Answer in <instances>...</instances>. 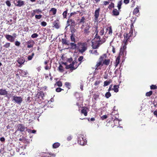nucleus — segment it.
<instances>
[{
    "mask_svg": "<svg viewBox=\"0 0 157 157\" xmlns=\"http://www.w3.org/2000/svg\"><path fill=\"white\" fill-rule=\"evenodd\" d=\"M88 48L87 43L84 42H79L77 43V51L81 54H83L86 51Z\"/></svg>",
    "mask_w": 157,
    "mask_h": 157,
    "instance_id": "1",
    "label": "nucleus"
},
{
    "mask_svg": "<svg viewBox=\"0 0 157 157\" xmlns=\"http://www.w3.org/2000/svg\"><path fill=\"white\" fill-rule=\"evenodd\" d=\"M106 125L109 127H113L115 126H117L119 123V121L117 119L113 120L111 119L110 120H108Z\"/></svg>",
    "mask_w": 157,
    "mask_h": 157,
    "instance_id": "2",
    "label": "nucleus"
},
{
    "mask_svg": "<svg viewBox=\"0 0 157 157\" xmlns=\"http://www.w3.org/2000/svg\"><path fill=\"white\" fill-rule=\"evenodd\" d=\"M106 40L105 38H103L101 40V41L94 40V42H92V48L94 49H96L98 48L100 45L103 43Z\"/></svg>",
    "mask_w": 157,
    "mask_h": 157,
    "instance_id": "3",
    "label": "nucleus"
},
{
    "mask_svg": "<svg viewBox=\"0 0 157 157\" xmlns=\"http://www.w3.org/2000/svg\"><path fill=\"white\" fill-rule=\"evenodd\" d=\"M84 27V28L83 30V33L85 36L88 35L90 32V28L91 27L90 24H87L85 26L83 25L81 27V29H82Z\"/></svg>",
    "mask_w": 157,
    "mask_h": 157,
    "instance_id": "4",
    "label": "nucleus"
},
{
    "mask_svg": "<svg viewBox=\"0 0 157 157\" xmlns=\"http://www.w3.org/2000/svg\"><path fill=\"white\" fill-rule=\"evenodd\" d=\"M86 140L83 135H79L78 138V143L79 144L83 145L86 143Z\"/></svg>",
    "mask_w": 157,
    "mask_h": 157,
    "instance_id": "5",
    "label": "nucleus"
},
{
    "mask_svg": "<svg viewBox=\"0 0 157 157\" xmlns=\"http://www.w3.org/2000/svg\"><path fill=\"white\" fill-rule=\"evenodd\" d=\"M104 58L103 57H101L100 56L99 59V61L97 62L95 66V70H98L99 69H101L100 67V66H103L102 61Z\"/></svg>",
    "mask_w": 157,
    "mask_h": 157,
    "instance_id": "6",
    "label": "nucleus"
},
{
    "mask_svg": "<svg viewBox=\"0 0 157 157\" xmlns=\"http://www.w3.org/2000/svg\"><path fill=\"white\" fill-rule=\"evenodd\" d=\"M17 131H20L21 132H25L27 130V127H25V125L21 124H19L17 125Z\"/></svg>",
    "mask_w": 157,
    "mask_h": 157,
    "instance_id": "7",
    "label": "nucleus"
},
{
    "mask_svg": "<svg viewBox=\"0 0 157 157\" xmlns=\"http://www.w3.org/2000/svg\"><path fill=\"white\" fill-rule=\"evenodd\" d=\"M106 32L105 34V37L107 38L108 37V36H109L112 35L113 33V31L111 26H110L106 28Z\"/></svg>",
    "mask_w": 157,
    "mask_h": 157,
    "instance_id": "8",
    "label": "nucleus"
},
{
    "mask_svg": "<svg viewBox=\"0 0 157 157\" xmlns=\"http://www.w3.org/2000/svg\"><path fill=\"white\" fill-rule=\"evenodd\" d=\"M101 57H103V60L102 61V64L103 65H105L108 66L109 65L110 60L109 59H106L107 56L106 54H104L101 56Z\"/></svg>",
    "mask_w": 157,
    "mask_h": 157,
    "instance_id": "9",
    "label": "nucleus"
},
{
    "mask_svg": "<svg viewBox=\"0 0 157 157\" xmlns=\"http://www.w3.org/2000/svg\"><path fill=\"white\" fill-rule=\"evenodd\" d=\"M100 10V8H99L95 11L94 16V19L95 22L98 21Z\"/></svg>",
    "mask_w": 157,
    "mask_h": 157,
    "instance_id": "10",
    "label": "nucleus"
},
{
    "mask_svg": "<svg viewBox=\"0 0 157 157\" xmlns=\"http://www.w3.org/2000/svg\"><path fill=\"white\" fill-rule=\"evenodd\" d=\"M13 101H14L15 102L18 104H20L22 101V98L21 97L14 96Z\"/></svg>",
    "mask_w": 157,
    "mask_h": 157,
    "instance_id": "11",
    "label": "nucleus"
},
{
    "mask_svg": "<svg viewBox=\"0 0 157 157\" xmlns=\"http://www.w3.org/2000/svg\"><path fill=\"white\" fill-rule=\"evenodd\" d=\"M15 2L14 3V5L18 7H21L25 4V2L21 0H15Z\"/></svg>",
    "mask_w": 157,
    "mask_h": 157,
    "instance_id": "12",
    "label": "nucleus"
},
{
    "mask_svg": "<svg viewBox=\"0 0 157 157\" xmlns=\"http://www.w3.org/2000/svg\"><path fill=\"white\" fill-rule=\"evenodd\" d=\"M124 44L122 46L120 49V54H123L124 55V53L125 54L126 53V49L127 48L126 45L127 44H125V43H123Z\"/></svg>",
    "mask_w": 157,
    "mask_h": 157,
    "instance_id": "13",
    "label": "nucleus"
},
{
    "mask_svg": "<svg viewBox=\"0 0 157 157\" xmlns=\"http://www.w3.org/2000/svg\"><path fill=\"white\" fill-rule=\"evenodd\" d=\"M127 33H124V40L123 41V43L127 44L128 41L130 42L132 40V38H128Z\"/></svg>",
    "mask_w": 157,
    "mask_h": 157,
    "instance_id": "14",
    "label": "nucleus"
},
{
    "mask_svg": "<svg viewBox=\"0 0 157 157\" xmlns=\"http://www.w3.org/2000/svg\"><path fill=\"white\" fill-rule=\"evenodd\" d=\"M4 36L7 40L11 42H13L15 40L13 38V36L9 34H6Z\"/></svg>",
    "mask_w": 157,
    "mask_h": 157,
    "instance_id": "15",
    "label": "nucleus"
},
{
    "mask_svg": "<svg viewBox=\"0 0 157 157\" xmlns=\"http://www.w3.org/2000/svg\"><path fill=\"white\" fill-rule=\"evenodd\" d=\"M27 48H32L35 44L34 41L33 40H29L27 42Z\"/></svg>",
    "mask_w": 157,
    "mask_h": 157,
    "instance_id": "16",
    "label": "nucleus"
},
{
    "mask_svg": "<svg viewBox=\"0 0 157 157\" xmlns=\"http://www.w3.org/2000/svg\"><path fill=\"white\" fill-rule=\"evenodd\" d=\"M44 93L43 91H40L38 92L36 96V97L38 98H41L43 100L44 99Z\"/></svg>",
    "mask_w": 157,
    "mask_h": 157,
    "instance_id": "17",
    "label": "nucleus"
},
{
    "mask_svg": "<svg viewBox=\"0 0 157 157\" xmlns=\"http://www.w3.org/2000/svg\"><path fill=\"white\" fill-rule=\"evenodd\" d=\"M78 65H78V66L76 65V67L72 66L71 63L69 65H68V66H66L65 68L67 69H70V71H72L76 69L78 67Z\"/></svg>",
    "mask_w": 157,
    "mask_h": 157,
    "instance_id": "18",
    "label": "nucleus"
},
{
    "mask_svg": "<svg viewBox=\"0 0 157 157\" xmlns=\"http://www.w3.org/2000/svg\"><path fill=\"white\" fill-rule=\"evenodd\" d=\"M67 22L68 24V26L70 25L72 26H75V22L74 21L71 19H70V18H69H69L67 21Z\"/></svg>",
    "mask_w": 157,
    "mask_h": 157,
    "instance_id": "19",
    "label": "nucleus"
},
{
    "mask_svg": "<svg viewBox=\"0 0 157 157\" xmlns=\"http://www.w3.org/2000/svg\"><path fill=\"white\" fill-rule=\"evenodd\" d=\"M17 61L20 64L19 67H20L21 65L24 64L25 61V59L23 57H20L18 58Z\"/></svg>",
    "mask_w": 157,
    "mask_h": 157,
    "instance_id": "20",
    "label": "nucleus"
},
{
    "mask_svg": "<svg viewBox=\"0 0 157 157\" xmlns=\"http://www.w3.org/2000/svg\"><path fill=\"white\" fill-rule=\"evenodd\" d=\"M71 48L72 49H76L77 50V44H76L74 42L73 43H69Z\"/></svg>",
    "mask_w": 157,
    "mask_h": 157,
    "instance_id": "21",
    "label": "nucleus"
},
{
    "mask_svg": "<svg viewBox=\"0 0 157 157\" xmlns=\"http://www.w3.org/2000/svg\"><path fill=\"white\" fill-rule=\"evenodd\" d=\"M53 27H55L56 29H58L59 28L60 26L59 25V23L58 22V21H55L53 23Z\"/></svg>",
    "mask_w": 157,
    "mask_h": 157,
    "instance_id": "22",
    "label": "nucleus"
},
{
    "mask_svg": "<svg viewBox=\"0 0 157 157\" xmlns=\"http://www.w3.org/2000/svg\"><path fill=\"white\" fill-rule=\"evenodd\" d=\"M8 92L5 89H0V95H6L7 94Z\"/></svg>",
    "mask_w": 157,
    "mask_h": 157,
    "instance_id": "23",
    "label": "nucleus"
},
{
    "mask_svg": "<svg viewBox=\"0 0 157 157\" xmlns=\"http://www.w3.org/2000/svg\"><path fill=\"white\" fill-rule=\"evenodd\" d=\"M120 56H118L115 62L114 63V66L115 67H116L118 66V64H119L120 63Z\"/></svg>",
    "mask_w": 157,
    "mask_h": 157,
    "instance_id": "24",
    "label": "nucleus"
},
{
    "mask_svg": "<svg viewBox=\"0 0 157 157\" xmlns=\"http://www.w3.org/2000/svg\"><path fill=\"white\" fill-rule=\"evenodd\" d=\"M85 18L83 17H82L80 19H78V21H79L78 22V25H80L82 24H83L85 22Z\"/></svg>",
    "mask_w": 157,
    "mask_h": 157,
    "instance_id": "25",
    "label": "nucleus"
},
{
    "mask_svg": "<svg viewBox=\"0 0 157 157\" xmlns=\"http://www.w3.org/2000/svg\"><path fill=\"white\" fill-rule=\"evenodd\" d=\"M57 9L55 8H52L50 10V13H52V15H55L56 14Z\"/></svg>",
    "mask_w": 157,
    "mask_h": 157,
    "instance_id": "26",
    "label": "nucleus"
},
{
    "mask_svg": "<svg viewBox=\"0 0 157 157\" xmlns=\"http://www.w3.org/2000/svg\"><path fill=\"white\" fill-rule=\"evenodd\" d=\"M81 113L83 114L85 116H87V112L86 109L85 108L83 107L82 109L81 110Z\"/></svg>",
    "mask_w": 157,
    "mask_h": 157,
    "instance_id": "27",
    "label": "nucleus"
},
{
    "mask_svg": "<svg viewBox=\"0 0 157 157\" xmlns=\"http://www.w3.org/2000/svg\"><path fill=\"white\" fill-rule=\"evenodd\" d=\"M112 81L111 79H109V80H106L104 81V86H105L108 85L109 84L111 83Z\"/></svg>",
    "mask_w": 157,
    "mask_h": 157,
    "instance_id": "28",
    "label": "nucleus"
},
{
    "mask_svg": "<svg viewBox=\"0 0 157 157\" xmlns=\"http://www.w3.org/2000/svg\"><path fill=\"white\" fill-rule=\"evenodd\" d=\"M119 86L118 85H114L113 86V88H112V90H113L114 92L117 93L119 91Z\"/></svg>",
    "mask_w": 157,
    "mask_h": 157,
    "instance_id": "29",
    "label": "nucleus"
},
{
    "mask_svg": "<svg viewBox=\"0 0 157 157\" xmlns=\"http://www.w3.org/2000/svg\"><path fill=\"white\" fill-rule=\"evenodd\" d=\"M20 73L21 74V75L23 77H26L28 74L27 71H25L22 70H20Z\"/></svg>",
    "mask_w": 157,
    "mask_h": 157,
    "instance_id": "30",
    "label": "nucleus"
},
{
    "mask_svg": "<svg viewBox=\"0 0 157 157\" xmlns=\"http://www.w3.org/2000/svg\"><path fill=\"white\" fill-rule=\"evenodd\" d=\"M71 40L72 42H73L74 43H75V35L74 33H72L70 36Z\"/></svg>",
    "mask_w": 157,
    "mask_h": 157,
    "instance_id": "31",
    "label": "nucleus"
},
{
    "mask_svg": "<svg viewBox=\"0 0 157 157\" xmlns=\"http://www.w3.org/2000/svg\"><path fill=\"white\" fill-rule=\"evenodd\" d=\"M113 13L114 16H117L119 15V13L117 9H114L113 11Z\"/></svg>",
    "mask_w": 157,
    "mask_h": 157,
    "instance_id": "32",
    "label": "nucleus"
},
{
    "mask_svg": "<svg viewBox=\"0 0 157 157\" xmlns=\"http://www.w3.org/2000/svg\"><path fill=\"white\" fill-rule=\"evenodd\" d=\"M60 145V144L58 142H56L54 143L52 145V147L53 148H56L59 147Z\"/></svg>",
    "mask_w": 157,
    "mask_h": 157,
    "instance_id": "33",
    "label": "nucleus"
},
{
    "mask_svg": "<svg viewBox=\"0 0 157 157\" xmlns=\"http://www.w3.org/2000/svg\"><path fill=\"white\" fill-rule=\"evenodd\" d=\"M58 70L60 72H63L64 71V69L63 66L61 65L60 64L59 67L58 68Z\"/></svg>",
    "mask_w": 157,
    "mask_h": 157,
    "instance_id": "34",
    "label": "nucleus"
},
{
    "mask_svg": "<svg viewBox=\"0 0 157 157\" xmlns=\"http://www.w3.org/2000/svg\"><path fill=\"white\" fill-rule=\"evenodd\" d=\"M94 40L101 41V37L99 35H98V34H96L94 38Z\"/></svg>",
    "mask_w": 157,
    "mask_h": 157,
    "instance_id": "35",
    "label": "nucleus"
},
{
    "mask_svg": "<svg viewBox=\"0 0 157 157\" xmlns=\"http://www.w3.org/2000/svg\"><path fill=\"white\" fill-rule=\"evenodd\" d=\"M139 11V8L137 7L135 8L133 12V14L136 15Z\"/></svg>",
    "mask_w": 157,
    "mask_h": 157,
    "instance_id": "36",
    "label": "nucleus"
},
{
    "mask_svg": "<svg viewBox=\"0 0 157 157\" xmlns=\"http://www.w3.org/2000/svg\"><path fill=\"white\" fill-rule=\"evenodd\" d=\"M62 43L63 44H65V45H69V42L67 41L66 39H62Z\"/></svg>",
    "mask_w": 157,
    "mask_h": 157,
    "instance_id": "37",
    "label": "nucleus"
},
{
    "mask_svg": "<svg viewBox=\"0 0 157 157\" xmlns=\"http://www.w3.org/2000/svg\"><path fill=\"white\" fill-rule=\"evenodd\" d=\"M34 53H32L31 55L29 56L28 57L27 59L28 60H30L32 59L33 57L34 56Z\"/></svg>",
    "mask_w": 157,
    "mask_h": 157,
    "instance_id": "38",
    "label": "nucleus"
},
{
    "mask_svg": "<svg viewBox=\"0 0 157 157\" xmlns=\"http://www.w3.org/2000/svg\"><path fill=\"white\" fill-rule=\"evenodd\" d=\"M67 11L68 10L67 9L66 10L64 11L62 15H63V17L64 18H66L67 17Z\"/></svg>",
    "mask_w": 157,
    "mask_h": 157,
    "instance_id": "39",
    "label": "nucleus"
},
{
    "mask_svg": "<svg viewBox=\"0 0 157 157\" xmlns=\"http://www.w3.org/2000/svg\"><path fill=\"white\" fill-rule=\"evenodd\" d=\"M10 46V43L9 42H6L4 45L3 47L5 48H8Z\"/></svg>",
    "mask_w": 157,
    "mask_h": 157,
    "instance_id": "40",
    "label": "nucleus"
},
{
    "mask_svg": "<svg viewBox=\"0 0 157 157\" xmlns=\"http://www.w3.org/2000/svg\"><path fill=\"white\" fill-rule=\"evenodd\" d=\"M122 3L121 1H119L118 3L117 7L119 10H120L121 8V6Z\"/></svg>",
    "mask_w": 157,
    "mask_h": 157,
    "instance_id": "41",
    "label": "nucleus"
},
{
    "mask_svg": "<svg viewBox=\"0 0 157 157\" xmlns=\"http://www.w3.org/2000/svg\"><path fill=\"white\" fill-rule=\"evenodd\" d=\"M104 29L102 28H101L100 29V31L99 33V34L101 36L103 35L104 34Z\"/></svg>",
    "mask_w": 157,
    "mask_h": 157,
    "instance_id": "42",
    "label": "nucleus"
},
{
    "mask_svg": "<svg viewBox=\"0 0 157 157\" xmlns=\"http://www.w3.org/2000/svg\"><path fill=\"white\" fill-rule=\"evenodd\" d=\"M152 91H150L148 92H147L146 93V96L147 97H150L152 94Z\"/></svg>",
    "mask_w": 157,
    "mask_h": 157,
    "instance_id": "43",
    "label": "nucleus"
},
{
    "mask_svg": "<svg viewBox=\"0 0 157 157\" xmlns=\"http://www.w3.org/2000/svg\"><path fill=\"white\" fill-rule=\"evenodd\" d=\"M111 96V94L109 92H108L106 93L105 94V97L107 98H109Z\"/></svg>",
    "mask_w": 157,
    "mask_h": 157,
    "instance_id": "44",
    "label": "nucleus"
},
{
    "mask_svg": "<svg viewBox=\"0 0 157 157\" xmlns=\"http://www.w3.org/2000/svg\"><path fill=\"white\" fill-rule=\"evenodd\" d=\"M27 131L28 132L32 133H36V131L35 130H32L30 129H27Z\"/></svg>",
    "mask_w": 157,
    "mask_h": 157,
    "instance_id": "45",
    "label": "nucleus"
},
{
    "mask_svg": "<svg viewBox=\"0 0 157 157\" xmlns=\"http://www.w3.org/2000/svg\"><path fill=\"white\" fill-rule=\"evenodd\" d=\"M128 38H131L133 35V31L131 30L128 33Z\"/></svg>",
    "mask_w": 157,
    "mask_h": 157,
    "instance_id": "46",
    "label": "nucleus"
},
{
    "mask_svg": "<svg viewBox=\"0 0 157 157\" xmlns=\"http://www.w3.org/2000/svg\"><path fill=\"white\" fill-rule=\"evenodd\" d=\"M56 84L59 87H61L62 86V83L60 81H58L56 82Z\"/></svg>",
    "mask_w": 157,
    "mask_h": 157,
    "instance_id": "47",
    "label": "nucleus"
},
{
    "mask_svg": "<svg viewBox=\"0 0 157 157\" xmlns=\"http://www.w3.org/2000/svg\"><path fill=\"white\" fill-rule=\"evenodd\" d=\"M114 4L113 3V2H111L110 4L109 5V6H108V8H109V9H111L113 8L114 7Z\"/></svg>",
    "mask_w": 157,
    "mask_h": 157,
    "instance_id": "48",
    "label": "nucleus"
},
{
    "mask_svg": "<svg viewBox=\"0 0 157 157\" xmlns=\"http://www.w3.org/2000/svg\"><path fill=\"white\" fill-rule=\"evenodd\" d=\"M99 97V94H94L93 95V97L95 100H96Z\"/></svg>",
    "mask_w": 157,
    "mask_h": 157,
    "instance_id": "49",
    "label": "nucleus"
},
{
    "mask_svg": "<svg viewBox=\"0 0 157 157\" xmlns=\"http://www.w3.org/2000/svg\"><path fill=\"white\" fill-rule=\"evenodd\" d=\"M65 85L68 89H70V87H71V83H70L68 82H66L65 83Z\"/></svg>",
    "mask_w": 157,
    "mask_h": 157,
    "instance_id": "50",
    "label": "nucleus"
},
{
    "mask_svg": "<svg viewBox=\"0 0 157 157\" xmlns=\"http://www.w3.org/2000/svg\"><path fill=\"white\" fill-rule=\"evenodd\" d=\"M36 13L39 14L42 13V10L39 9H36L34 10Z\"/></svg>",
    "mask_w": 157,
    "mask_h": 157,
    "instance_id": "51",
    "label": "nucleus"
},
{
    "mask_svg": "<svg viewBox=\"0 0 157 157\" xmlns=\"http://www.w3.org/2000/svg\"><path fill=\"white\" fill-rule=\"evenodd\" d=\"M38 36V34H37L36 33H33V34L31 35V37L33 38H37Z\"/></svg>",
    "mask_w": 157,
    "mask_h": 157,
    "instance_id": "52",
    "label": "nucleus"
},
{
    "mask_svg": "<svg viewBox=\"0 0 157 157\" xmlns=\"http://www.w3.org/2000/svg\"><path fill=\"white\" fill-rule=\"evenodd\" d=\"M150 88L151 90H155L157 89V86L155 85H152L150 86Z\"/></svg>",
    "mask_w": 157,
    "mask_h": 157,
    "instance_id": "53",
    "label": "nucleus"
},
{
    "mask_svg": "<svg viewBox=\"0 0 157 157\" xmlns=\"http://www.w3.org/2000/svg\"><path fill=\"white\" fill-rule=\"evenodd\" d=\"M42 17V15L41 14H39L38 15H36L35 16V18L36 19H40Z\"/></svg>",
    "mask_w": 157,
    "mask_h": 157,
    "instance_id": "54",
    "label": "nucleus"
},
{
    "mask_svg": "<svg viewBox=\"0 0 157 157\" xmlns=\"http://www.w3.org/2000/svg\"><path fill=\"white\" fill-rule=\"evenodd\" d=\"M62 90H63V89H61L60 88L58 87L56 89V91L57 92H61Z\"/></svg>",
    "mask_w": 157,
    "mask_h": 157,
    "instance_id": "55",
    "label": "nucleus"
},
{
    "mask_svg": "<svg viewBox=\"0 0 157 157\" xmlns=\"http://www.w3.org/2000/svg\"><path fill=\"white\" fill-rule=\"evenodd\" d=\"M21 43L20 42L16 41L15 42V45L17 46H19L20 45Z\"/></svg>",
    "mask_w": 157,
    "mask_h": 157,
    "instance_id": "56",
    "label": "nucleus"
},
{
    "mask_svg": "<svg viewBox=\"0 0 157 157\" xmlns=\"http://www.w3.org/2000/svg\"><path fill=\"white\" fill-rule=\"evenodd\" d=\"M6 5L7 6L9 7H10L11 6V4L10 3V1H7L6 2Z\"/></svg>",
    "mask_w": 157,
    "mask_h": 157,
    "instance_id": "57",
    "label": "nucleus"
},
{
    "mask_svg": "<svg viewBox=\"0 0 157 157\" xmlns=\"http://www.w3.org/2000/svg\"><path fill=\"white\" fill-rule=\"evenodd\" d=\"M51 66L50 64V66H48V65H47L44 67V68L46 70H50L51 68Z\"/></svg>",
    "mask_w": 157,
    "mask_h": 157,
    "instance_id": "58",
    "label": "nucleus"
},
{
    "mask_svg": "<svg viewBox=\"0 0 157 157\" xmlns=\"http://www.w3.org/2000/svg\"><path fill=\"white\" fill-rule=\"evenodd\" d=\"M76 14L77 13L75 12L71 13L69 16V18H70L73 15Z\"/></svg>",
    "mask_w": 157,
    "mask_h": 157,
    "instance_id": "59",
    "label": "nucleus"
},
{
    "mask_svg": "<svg viewBox=\"0 0 157 157\" xmlns=\"http://www.w3.org/2000/svg\"><path fill=\"white\" fill-rule=\"evenodd\" d=\"M49 155H48V157H55L56 156L55 154H52V153H49Z\"/></svg>",
    "mask_w": 157,
    "mask_h": 157,
    "instance_id": "60",
    "label": "nucleus"
},
{
    "mask_svg": "<svg viewBox=\"0 0 157 157\" xmlns=\"http://www.w3.org/2000/svg\"><path fill=\"white\" fill-rule=\"evenodd\" d=\"M41 25L43 26H45L47 25V23L45 21H42L41 23Z\"/></svg>",
    "mask_w": 157,
    "mask_h": 157,
    "instance_id": "61",
    "label": "nucleus"
},
{
    "mask_svg": "<svg viewBox=\"0 0 157 157\" xmlns=\"http://www.w3.org/2000/svg\"><path fill=\"white\" fill-rule=\"evenodd\" d=\"M101 82V81H97L95 82L94 85L95 86L98 85Z\"/></svg>",
    "mask_w": 157,
    "mask_h": 157,
    "instance_id": "62",
    "label": "nucleus"
},
{
    "mask_svg": "<svg viewBox=\"0 0 157 157\" xmlns=\"http://www.w3.org/2000/svg\"><path fill=\"white\" fill-rule=\"evenodd\" d=\"M107 116L106 115H104L102 116V117H101V120H103L107 118Z\"/></svg>",
    "mask_w": 157,
    "mask_h": 157,
    "instance_id": "63",
    "label": "nucleus"
},
{
    "mask_svg": "<svg viewBox=\"0 0 157 157\" xmlns=\"http://www.w3.org/2000/svg\"><path fill=\"white\" fill-rule=\"evenodd\" d=\"M93 54H94L95 55H99L98 53V52L97 51V50H94L92 52Z\"/></svg>",
    "mask_w": 157,
    "mask_h": 157,
    "instance_id": "64",
    "label": "nucleus"
}]
</instances>
